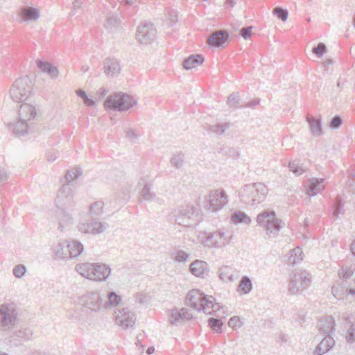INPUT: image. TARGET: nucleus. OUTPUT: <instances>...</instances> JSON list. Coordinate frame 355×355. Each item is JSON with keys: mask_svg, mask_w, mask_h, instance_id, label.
<instances>
[{"mask_svg": "<svg viewBox=\"0 0 355 355\" xmlns=\"http://www.w3.org/2000/svg\"><path fill=\"white\" fill-rule=\"evenodd\" d=\"M186 300L189 306L206 314H211L220 308L218 304L214 302L215 299L212 296L206 295L198 289L190 291Z\"/></svg>", "mask_w": 355, "mask_h": 355, "instance_id": "1", "label": "nucleus"}, {"mask_svg": "<svg viewBox=\"0 0 355 355\" xmlns=\"http://www.w3.org/2000/svg\"><path fill=\"white\" fill-rule=\"evenodd\" d=\"M75 270L81 276L89 280L104 282L110 275L111 268L102 263H82L76 266Z\"/></svg>", "mask_w": 355, "mask_h": 355, "instance_id": "2", "label": "nucleus"}, {"mask_svg": "<svg viewBox=\"0 0 355 355\" xmlns=\"http://www.w3.org/2000/svg\"><path fill=\"white\" fill-rule=\"evenodd\" d=\"M268 193V187L261 182L245 184L239 191L241 200L249 205H257L262 202Z\"/></svg>", "mask_w": 355, "mask_h": 355, "instance_id": "3", "label": "nucleus"}, {"mask_svg": "<svg viewBox=\"0 0 355 355\" xmlns=\"http://www.w3.org/2000/svg\"><path fill=\"white\" fill-rule=\"evenodd\" d=\"M257 225L263 228L269 237H275L284 223L277 218L274 211L266 209L257 216Z\"/></svg>", "mask_w": 355, "mask_h": 355, "instance_id": "4", "label": "nucleus"}, {"mask_svg": "<svg viewBox=\"0 0 355 355\" xmlns=\"http://www.w3.org/2000/svg\"><path fill=\"white\" fill-rule=\"evenodd\" d=\"M33 89L32 82L28 76L17 79L10 89L12 100L17 103L24 102L31 95Z\"/></svg>", "mask_w": 355, "mask_h": 355, "instance_id": "5", "label": "nucleus"}, {"mask_svg": "<svg viewBox=\"0 0 355 355\" xmlns=\"http://www.w3.org/2000/svg\"><path fill=\"white\" fill-rule=\"evenodd\" d=\"M196 213L197 209L193 205H186L174 209L171 218L181 226L190 227L196 223Z\"/></svg>", "mask_w": 355, "mask_h": 355, "instance_id": "6", "label": "nucleus"}, {"mask_svg": "<svg viewBox=\"0 0 355 355\" xmlns=\"http://www.w3.org/2000/svg\"><path fill=\"white\" fill-rule=\"evenodd\" d=\"M136 103L137 101L132 96L123 93H116L111 95L104 104L106 108L123 112L132 107Z\"/></svg>", "mask_w": 355, "mask_h": 355, "instance_id": "7", "label": "nucleus"}, {"mask_svg": "<svg viewBox=\"0 0 355 355\" xmlns=\"http://www.w3.org/2000/svg\"><path fill=\"white\" fill-rule=\"evenodd\" d=\"M80 304L87 312H98L104 309L103 295L98 291H88L81 296Z\"/></svg>", "mask_w": 355, "mask_h": 355, "instance_id": "8", "label": "nucleus"}, {"mask_svg": "<svg viewBox=\"0 0 355 355\" xmlns=\"http://www.w3.org/2000/svg\"><path fill=\"white\" fill-rule=\"evenodd\" d=\"M74 189L73 185L66 183L58 190L55 198V205L58 209L72 210L75 206V202L73 200Z\"/></svg>", "mask_w": 355, "mask_h": 355, "instance_id": "9", "label": "nucleus"}, {"mask_svg": "<svg viewBox=\"0 0 355 355\" xmlns=\"http://www.w3.org/2000/svg\"><path fill=\"white\" fill-rule=\"evenodd\" d=\"M311 277L306 271L293 272L291 275L288 291L295 295L302 291L310 286Z\"/></svg>", "mask_w": 355, "mask_h": 355, "instance_id": "10", "label": "nucleus"}, {"mask_svg": "<svg viewBox=\"0 0 355 355\" xmlns=\"http://www.w3.org/2000/svg\"><path fill=\"white\" fill-rule=\"evenodd\" d=\"M17 313L10 304H2L0 306V329L9 331L12 329L17 321Z\"/></svg>", "mask_w": 355, "mask_h": 355, "instance_id": "11", "label": "nucleus"}, {"mask_svg": "<svg viewBox=\"0 0 355 355\" xmlns=\"http://www.w3.org/2000/svg\"><path fill=\"white\" fill-rule=\"evenodd\" d=\"M228 202L225 191L216 189L211 191L205 198L206 207L213 211L221 209Z\"/></svg>", "mask_w": 355, "mask_h": 355, "instance_id": "12", "label": "nucleus"}, {"mask_svg": "<svg viewBox=\"0 0 355 355\" xmlns=\"http://www.w3.org/2000/svg\"><path fill=\"white\" fill-rule=\"evenodd\" d=\"M109 227L108 223L101 222L96 218H91L89 223H79L78 230L83 234H99L104 232Z\"/></svg>", "mask_w": 355, "mask_h": 355, "instance_id": "13", "label": "nucleus"}, {"mask_svg": "<svg viewBox=\"0 0 355 355\" xmlns=\"http://www.w3.org/2000/svg\"><path fill=\"white\" fill-rule=\"evenodd\" d=\"M232 239V236H227L223 231H216L212 233H209L204 243L209 248H222L227 245Z\"/></svg>", "mask_w": 355, "mask_h": 355, "instance_id": "14", "label": "nucleus"}, {"mask_svg": "<svg viewBox=\"0 0 355 355\" xmlns=\"http://www.w3.org/2000/svg\"><path fill=\"white\" fill-rule=\"evenodd\" d=\"M155 38L156 29L152 23H144L138 26L137 39L141 44H150Z\"/></svg>", "mask_w": 355, "mask_h": 355, "instance_id": "15", "label": "nucleus"}, {"mask_svg": "<svg viewBox=\"0 0 355 355\" xmlns=\"http://www.w3.org/2000/svg\"><path fill=\"white\" fill-rule=\"evenodd\" d=\"M114 313L116 323L123 329H127L134 326L136 321V315L128 308L119 309Z\"/></svg>", "mask_w": 355, "mask_h": 355, "instance_id": "16", "label": "nucleus"}, {"mask_svg": "<svg viewBox=\"0 0 355 355\" xmlns=\"http://www.w3.org/2000/svg\"><path fill=\"white\" fill-rule=\"evenodd\" d=\"M331 293L339 300L345 299L349 295L355 297V289L349 288L347 282L343 280L335 282L331 287Z\"/></svg>", "mask_w": 355, "mask_h": 355, "instance_id": "17", "label": "nucleus"}, {"mask_svg": "<svg viewBox=\"0 0 355 355\" xmlns=\"http://www.w3.org/2000/svg\"><path fill=\"white\" fill-rule=\"evenodd\" d=\"M153 180L150 176L146 175L142 176L138 182L139 186L142 187V189L140 191V196L144 200L146 201H155L157 200L156 193L152 191L151 185Z\"/></svg>", "mask_w": 355, "mask_h": 355, "instance_id": "18", "label": "nucleus"}, {"mask_svg": "<svg viewBox=\"0 0 355 355\" xmlns=\"http://www.w3.org/2000/svg\"><path fill=\"white\" fill-rule=\"evenodd\" d=\"M229 39V34L225 30L214 32L208 38L207 44L214 47H221Z\"/></svg>", "mask_w": 355, "mask_h": 355, "instance_id": "19", "label": "nucleus"}, {"mask_svg": "<svg viewBox=\"0 0 355 355\" xmlns=\"http://www.w3.org/2000/svg\"><path fill=\"white\" fill-rule=\"evenodd\" d=\"M191 272L198 277L205 278L208 275V264L200 260H196L190 266Z\"/></svg>", "mask_w": 355, "mask_h": 355, "instance_id": "20", "label": "nucleus"}, {"mask_svg": "<svg viewBox=\"0 0 355 355\" xmlns=\"http://www.w3.org/2000/svg\"><path fill=\"white\" fill-rule=\"evenodd\" d=\"M319 331L326 336L331 335L335 331V322L331 316L324 317L318 321Z\"/></svg>", "mask_w": 355, "mask_h": 355, "instance_id": "21", "label": "nucleus"}, {"mask_svg": "<svg viewBox=\"0 0 355 355\" xmlns=\"http://www.w3.org/2000/svg\"><path fill=\"white\" fill-rule=\"evenodd\" d=\"M335 345L334 338L327 334L324 336V338L317 345L313 352V355H323L327 353Z\"/></svg>", "mask_w": 355, "mask_h": 355, "instance_id": "22", "label": "nucleus"}, {"mask_svg": "<svg viewBox=\"0 0 355 355\" xmlns=\"http://www.w3.org/2000/svg\"><path fill=\"white\" fill-rule=\"evenodd\" d=\"M35 116L36 110L35 106L28 103H23L21 105L19 110V117L21 120H24V121L31 122Z\"/></svg>", "mask_w": 355, "mask_h": 355, "instance_id": "23", "label": "nucleus"}, {"mask_svg": "<svg viewBox=\"0 0 355 355\" xmlns=\"http://www.w3.org/2000/svg\"><path fill=\"white\" fill-rule=\"evenodd\" d=\"M121 71L118 61L112 58H107L104 61V72L109 77L117 76Z\"/></svg>", "mask_w": 355, "mask_h": 355, "instance_id": "24", "label": "nucleus"}, {"mask_svg": "<svg viewBox=\"0 0 355 355\" xmlns=\"http://www.w3.org/2000/svg\"><path fill=\"white\" fill-rule=\"evenodd\" d=\"M67 244V241L64 240L58 243L53 248V255L56 260L69 259V252Z\"/></svg>", "mask_w": 355, "mask_h": 355, "instance_id": "25", "label": "nucleus"}, {"mask_svg": "<svg viewBox=\"0 0 355 355\" xmlns=\"http://www.w3.org/2000/svg\"><path fill=\"white\" fill-rule=\"evenodd\" d=\"M30 123L31 122L24 121V120L19 117L18 121L15 123L10 124V128L15 135L18 137L24 136L30 132Z\"/></svg>", "mask_w": 355, "mask_h": 355, "instance_id": "26", "label": "nucleus"}, {"mask_svg": "<svg viewBox=\"0 0 355 355\" xmlns=\"http://www.w3.org/2000/svg\"><path fill=\"white\" fill-rule=\"evenodd\" d=\"M324 179L313 178L309 180L306 189V193L310 196H314L320 193L324 189Z\"/></svg>", "mask_w": 355, "mask_h": 355, "instance_id": "27", "label": "nucleus"}, {"mask_svg": "<svg viewBox=\"0 0 355 355\" xmlns=\"http://www.w3.org/2000/svg\"><path fill=\"white\" fill-rule=\"evenodd\" d=\"M121 297L114 291H110L106 295H103L104 309H110L120 304Z\"/></svg>", "mask_w": 355, "mask_h": 355, "instance_id": "28", "label": "nucleus"}, {"mask_svg": "<svg viewBox=\"0 0 355 355\" xmlns=\"http://www.w3.org/2000/svg\"><path fill=\"white\" fill-rule=\"evenodd\" d=\"M37 67L44 73H47L52 78H56L58 77L59 71L58 69L53 67L51 63L47 62H44L42 60L36 61Z\"/></svg>", "mask_w": 355, "mask_h": 355, "instance_id": "29", "label": "nucleus"}, {"mask_svg": "<svg viewBox=\"0 0 355 355\" xmlns=\"http://www.w3.org/2000/svg\"><path fill=\"white\" fill-rule=\"evenodd\" d=\"M345 329L346 330L345 339L347 343L353 344L355 343V320L351 318H346L345 322Z\"/></svg>", "mask_w": 355, "mask_h": 355, "instance_id": "30", "label": "nucleus"}, {"mask_svg": "<svg viewBox=\"0 0 355 355\" xmlns=\"http://www.w3.org/2000/svg\"><path fill=\"white\" fill-rule=\"evenodd\" d=\"M67 247L69 248V259L78 257L83 251V245L76 240L67 241Z\"/></svg>", "mask_w": 355, "mask_h": 355, "instance_id": "31", "label": "nucleus"}, {"mask_svg": "<svg viewBox=\"0 0 355 355\" xmlns=\"http://www.w3.org/2000/svg\"><path fill=\"white\" fill-rule=\"evenodd\" d=\"M204 62V58L202 55L196 54L190 55L188 58L183 62V67L185 69H191L195 68Z\"/></svg>", "mask_w": 355, "mask_h": 355, "instance_id": "32", "label": "nucleus"}, {"mask_svg": "<svg viewBox=\"0 0 355 355\" xmlns=\"http://www.w3.org/2000/svg\"><path fill=\"white\" fill-rule=\"evenodd\" d=\"M306 121L309 125L310 130L313 136L318 137L322 134V122L320 119L307 116Z\"/></svg>", "mask_w": 355, "mask_h": 355, "instance_id": "33", "label": "nucleus"}, {"mask_svg": "<svg viewBox=\"0 0 355 355\" xmlns=\"http://www.w3.org/2000/svg\"><path fill=\"white\" fill-rule=\"evenodd\" d=\"M20 15L25 21L36 20L40 17V12L33 7H23L21 8Z\"/></svg>", "mask_w": 355, "mask_h": 355, "instance_id": "34", "label": "nucleus"}, {"mask_svg": "<svg viewBox=\"0 0 355 355\" xmlns=\"http://www.w3.org/2000/svg\"><path fill=\"white\" fill-rule=\"evenodd\" d=\"M67 211L58 209L57 211V217L59 220L58 229L61 232L64 230L65 226L72 223V218L69 214L67 213Z\"/></svg>", "mask_w": 355, "mask_h": 355, "instance_id": "35", "label": "nucleus"}, {"mask_svg": "<svg viewBox=\"0 0 355 355\" xmlns=\"http://www.w3.org/2000/svg\"><path fill=\"white\" fill-rule=\"evenodd\" d=\"M252 288V283L248 276L241 277L237 287V291L242 294L249 293Z\"/></svg>", "mask_w": 355, "mask_h": 355, "instance_id": "36", "label": "nucleus"}, {"mask_svg": "<svg viewBox=\"0 0 355 355\" xmlns=\"http://www.w3.org/2000/svg\"><path fill=\"white\" fill-rule=\"evenodd\" d=\"M303 259L302 250L297 247L292 250L288 259V263L290 265H295Z\"/></svg>", "mask_w": 355, "mask_h": 355, "instance_id": "37", "label": "nucleus"}, {"mask_svg": "<svg viewBox=\"0 0 355 355\" xmlns=\"http://www.w3.org/2000/svg\"><path fill=\"white\" fill-rule=\"evenodd\" d=\"M104 202L96 201L91 204L89 207V215L91 218H98L103 213Z\"/></svg>", "mask_w": 355, "mask_h": 355, "instance_id": "38", "label": "nucleus"}, {"mask_svg": "<svg viewBox=\"0 0 355 355\" xmlns=\"http://www.w3.org/2000/svg\"><path fill=\"white\" fill-rule=\"evenodd\" d=\"M219 277L223 282H233L234 275L232 268L224 266L219 269Z\"/></svg>", "mask_w": 355, "mask_h": 355, "instance_id": "39", "label": "nucleus"}, {"mask_svg": "<svg viewBox=\"0 0 355 355\" xmlns=\"http://www.w3.org/2000/svg\"><path fill=\"white\" fill-rule=\"evenodd\" d=\"M232 219L234 223H244L249 225L251 223L250 218L243 211H235L232 216Z\"/></svg>", "mask_w": 355, "mask_h": 355, "instance_id": "40", "label": "nucleus"}, {"mask_svg": "<svg viewBox=\"0 0 355 355\" xmlns=\"http://www.w3.org/2000/svg\"><path fill=\"white\" fill-rule=\"evenodd\" d=\"M344 213L343 203L340 198L338 197L336 198L334 203L332 216L334 219H337L340 215H343Z\"/></svg>", "mask_w": 355, "mask_h": 355, "instance_id": "41", "label": "nucleus"}, {"mask_svg": "<svg viewBox=\"0 0 355 355\" xmlns=\"http://www.w3.org/2000/svg\"><path fill=\"white\" fill-rule=\"evenodd\" d=\"M82 175V171L80 168H74L70 170L67 172L65 175V178L67 180V183H69L73 185V189L75 188L74 183L73 182L75 180H76L79 176Z\"/></svg>", "mask_w": 355, "mask_h": 355, "instance_id": "42", "label": "nucleus"}, {"mask_svg": "<svg viewBox=\"0 0 355 355\" xmlns=\"http://www.w3.org/2000/svg\"><path fill=\"white\" fill-rule=\"evenodd\" d=\"M288 168L296 175H300L306 171V168L300 164L297 160H293L289 162Z\"/></svg>", "mask_w": 355, "mask_h": 355, "instance_id": "43", "label": "nucleus"}, {"mask_svg": "<svg viewBox=\"0 0 355 355\" xmlns=\"http://www.w3.org/2000/svg\"><path fill=\"white\" fill-rule=\"evenodd\" d=\"M230 126V123H222L216 125H209L208 130L214 132L217 135H222Z\"/></svg>", "mask_w": 355, "mask_h": 355, "instance_id": "44", "label": "nucleus"}, {"mask_svg": "<svg viewBox=\"0 0 355 355\" xmlns=\"http://www.w3.org/2000/svg\"><path fill=\"white\" fill-rule=\"evenodd\" d=\"M14 335L20 340H30L33 336V331L28 328H24L16 331Z\"/></svg>", "mask_w": 355, "mask_h": 355, "instance_id": "45", "label": "nucleus"}, {"mask_svg": "<svg viewBox=\"0 0 355 355\" xmlns=\"http://www.w3.org/2000/svg\"><path fill=\"white\" fill-rule=\"evenodd\" d=\"M184 162V156L182 153L174 155L171 159V164L176 168H181Z\"/></svg>", "mask_w": 355, "mask_h": 355, "instance_id": "46", "label": "nucleus"}, {"mask_svg": "<svg viewBox=\"0 0 355 355\" xmlns=\"http://www.w3.org/2000/svg\"><path fill=\"white\" fill-rule=\"evenodd\" d=\"M209 326L215 331H220L223 322L220 319L210 318L208 319Z\"/></svg>", "mask_w": 355, "mask_h": 355, "instance_id": "47", "label": "nucleus"}, {"mask_svg": "<svg viewBox=\"0 0 355 355\" xmlns=\"http://www.w3.org/2000/svg\"><path fill=\"white\" fill-rule=\"evenodd\" d=\"M272 12L283 21H285L288 16V10L280 7L275 8Z\"/></svg>", "mask_w": 355, "mask_h": 355, "instance_id": "48", "label": "nucleus"}, {"mask_svg": "<svg viewBox=\"0 0 355 355\" xmlns=\"http://www.w3.org/2000/svg\"><path fill=\"white\" fill-rule=\"evenodd\" d=\"M173 259L177 262H185L189 255L183 250H178L173 254Z\"/></svg>", "mask_w": 355, "mask_h": 355, "instance_id": "49", "label": "nucleus"}, {"mask_svg": "<svg viewBox=\"0 0 355 355\" xmlns=\"http://www.w3.org/2000/svg\"><path fill=\"white\" fill-rule=\"evenodd\" d=\"M26 272V267L24 264H18L12 269L13 275L17 278H21Z\"/></svg>", "mask_w": 355, "mask_h": 355, "instance_id": "50", "label": "nucleus"}, {"mask_svg": "<svg viewBox=\"0 0 355 355\" xmlns=\"http://www.w3.org/2000/svg\"><path fill=\"white\" fill-rule=\"evenodd\" d=\"M312 52L320 58L327 52V46L324 43H319L317 46L312 49Z\"/></svg>", "mask_w": 355, "mask_h": 355, "instance_id": "51", "label": "nucleus"}, {"mask_svg": "<svg viewBox=\"0 0 355 355\" xmlns=\"http://www.w3.org/2000/svg\"><path fill=\"white\" fill-rule=\"evenodd\" d=\"M239 94L236 93H232L229 96L227 103L229 107L236 108L239 105Z\"/></svg>", "mask_w": 355, "mask_h": 355, "instance_id": "52", "label": "nucleus"}, {"mask_svg": "<svg viewBox=\"0 0 355 355\" xmlns=\"http://www.w3.org/2000/svg\"><path fill=\"white\" fill-rule=\"evenodd\" d=\"M182 320L180 313L178 310L175 309L173 310L170 314V323L172 325H176L178 322H180Z\"/></svg>", "mask_w": 355, "mask_h": 355, "instance_id": "53", "label": "nucleus"}, {"mask_svg": "<svg viewBox=\"0 0 355 355\" xmlns=\"http://www.w3.org/2000/svg\"><path fill=\"white\" fill-rule=\"evenodd\" d=\"M118 24V17L114 15H107L106 17L105 22V26L107 28H111L112 27H114Z\"/></svg>", "mask_w": 355, "mask_h": 355, "instance_id": "54", "label": "nucleus"}, {"mask_svg": "<svg viewBox=\"0 0 355 355\" xmlns=\"http://www.w3.org/2000/svg\"><path fill=\"white\" fill-rule=\"evenodd\" d=\"M342 124V118L340 116L336 115L331 119L329 122V128L333 130L338 129L340 127Z\"/></svg>", "mask_w": 355, "mask_h": 355, "instance_id": "55", "label": "nucleus"}, {"mask_svg": "<svg viewBox=\"0 0 355 355\" xmlns=\"http://www.w3.org/2000/svg\"><path fill=\"white\" fill-rule=\"evenodd\" d=\"M338 275L342 279L341 280L345 281L353 275V271L351 269L341 268L338 272Z\"/></svg>", "mask_w": 355, "mask_h": 355, "instance_id": "56", "label": "nucleus"}, {"mask_svg": "<svg viewBox=\"0 0 355 355\" xmlns=\"http://www.w3.org/2000/svg\"><path fill=\"white\" fill-rule=\"evenodd\" d=\"M253 27L252 26L242 28L240 31V35L245 39L248 40L250 37L252 35V29Z\"/></svg>", "mask_w": 355, "mask_h": 355, "instance_id": "57", "label": "nucleus"}, {"mask_svg": "<svg viewBox=\"0 0 355 355\" xmlns=\"http://www.w3.org/2000/svg\"><path fill=\"white\" fill-rule=\"evenodd\" d=\"M125 132L126 137L132 141L137 139L139 137V133L135 129H128Z\"/></svg>", "mask_w": 355, "mask_h": 355, "instance_id": "58", "label": "nucleus"}, {"mask_svg": "<svg viewBox=\"0 0 355 355\" xmlns=\"http://www.w3.org/2000/svg\"><path fill=\"white\" fill-rule=\"evenodd\" d=\"M228 325L234 329L241 327L239 318L236 316L232 317L228 321Z\"/></svg>", "mask_w": 355, "mask_h": 355, "instance_id": "59", "label": "nucleus"}, {"mask_svg": "<svg viewBox=\"0 0 355 355\" xmlns=\"http://www.w3.org/2000/svg\"><path fill=\"white\" fill-rule=\"evenodd\" d=\"M182 320H189L192 318L191 313L187 309H182L180 311Z\"/></svg>", "mask_w": 355, "mask_h": 355, "instance_id": "60", "label": "nucleus"}, {"mask_svg": "<svg viewBox=\"0 0 355 355\" xmlns=\"http://www.w3.org/2000/svg\"><path fill=\"white\" fill-rule=\"evenodd\" d=\"M8 178V175L6 170L0 167V183L6 182Z\"/></svg>", "mask_w": 355, "mask_h": 355, "instance_id": "61", "label": "nucleus"}, {"mask_svg": "<svg viewBox=\"0 0 355 355\" xmlns=\"http://www.w3.org/2000/svg\"><path fill=\"white\" fill-rule=\"evenodd\" d=\"M46 157H47V160L49 162H54L58 157L57 153L54 151L49 152L46 155Z\"/></svg>", "mask_w": 355, "mask_h": 355, "instance_id": "62", "label": "nucleus"}, {"mask_svg": "<svg viewBox=\"0 0 355 355\" xmlns=\"http://www.w3.org/2000/svg\"><path fill=\"white\" fill-rule=\"evenodd\" d=\"M83 0H75V1L73 2V11L71 12V15H75L74 11H75L77 8H80V6H81V5L83 4Z\"/></svg>", "mask_w": 355, "mask_h": 355, "instance_id": "63", "label": "nucleus"}, {"mask_svg": "<svg viewBox=\"0 0 355 355\" xmlns=\"http://www.w3.org/2000/svg\"><path fill=\"white\" fill-rule=\"evenodd\" d=\"M171 22H170V26H172L173 23H175L178 20V17H177V14H176V12L175 11H172L171 12Z\"/></svg>", "mask_w": 355, "mask_h": 355, "instance_id": "64", "label": "nucleus"}]
</instances>
